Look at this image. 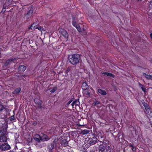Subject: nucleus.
Returning <instances> with one entry per match:
<instances>
[{
	"instance_id": "obj_21",
	"label": "nucleus",
	"mask_w": 152,
	"mask_h": 152,
	"mask_svg": "<svg viewBox=\"0 0 152 152\" xmlns=\"http://www.w3.org/2000/svg\"><path fill=\"white\" fill-rule=\"evenodd\" d=\"M15 58H10V59H8L6 62V65L8 64L11 61H13L14 60H15Z\"/></svg>"
},
{
	"instance_id": "obj_27",
	"label": "nucleus",
	"mask_w": 152,
	"mask_h": 152,
	"mask_svg": "<svg viewBox=\"0 0 152 152\" xmlns=\"http://www.w3.org/2000/svg\"><path fill=\"white\" fill-rule=\"evenodd\" d=\"M94 105H95L99 104V102L98 101H96L94 102Z\"/></svg>"
},
{
	"instance_id": "obj_32",
	"label": "nucleus",
	"mask_w": 152,
	"mask_h": 152,
	"mask_svg": "<svg viewBox=\"0 0 152 152\" xmlns=\"http://www.w3.org/2000/svg\"><path fill=\"white\" fill-rule=\"evenodd\" d=\"M139 84L141 88H142V87H143V85H142V84H141L140 83H139Z\"/></svg>"
},
{
	"instance_id": "obj_2",
	"label": "nucleus",
	"mask_w": 152,
	"mask_h": 152,
	"mask_svg": "<svg viewBox=\"0 0 152 152\" xmlns=\"http://www.w3.org/2000/svg\"><path fill=\"white\" fill-rule=\"evenodd\" d=\"M7 140V138L4 131L0 130V142H5Z\"/></svg>"
},
{
	"instance_id": "obj_14",
	"label": "nucleus",
	"mask_w": 152,
	"mask_h": 152,
	"mask_svg": "<svg viewBox=\"0 0 152 152\" xmlns=\"http://www.w3.org/2000/svg\"><path fill=\"white\" fill-rule=\"evenodd\" d=\"M102 74H104V75H106L107 76L111 77H114L115 76L114 75L110 73L104 72L102 73Z\"/></svg>"
},
{
	"instance_id": "obj_39",
	"label": "nucleus",
	"mask_w": 152,
	"mask_h": 152,
	"mask_svg": "<svg viewBox=\"0 0 152 152\" xmlns=\"http://www.w3.org/2000/svg\"><path fill=\"white\" fill-rule=\"evenodd\" d=\"M53 143L54 144H56V143L54 142H53Z\"/></svg>"
},
{
	"instance_id": "obj_30",
	"label": "nucleus",
	"mask_w": 152,
	"mask_h": 152,
	"mask_svg": "<svg viewBox=\"0 0 152 152\" xmlns=\"http://www.w3.org/2000/svg\"><path fill=\"white\" fill-rule=\"evenodd\" d=\"M72 100H71L70 101H69L67 103V105H69V104H70L72 102Z\"/></svg>"
},
{
	"instance_id": "obj_29",
	"label": "nucleus",
	"mask_w": 152,
	"mask_h": 152,
	"mask_svg": "<svg viewBox=\"0 0 152 152\" xmlns=\"http://www.w3.org/2000/svg\"><path fill=\"white\" fill-rule=\"evenodd\" d=\"M6 7H5L4 6L2 10V11H5V9H6Z\"/></svg>"
},
{
	"instance_id": "obj_16",
	"label": "nucleus",
	"mask_w": 152,
	"mask_h": 152,
	"mask_svg": "<svg viewBox=\"0 0 152 152\" xmlns=\"http://www.w3.org/2000/svg\"><path fill=\"white\" fill-rule=\"evenodd\" d=\"M21 91V88H18L15 89L12 92V94H16L19 93Z\"/></svg>"
},
{
	"instance_id": "obj_28",
	"label": "nucleus",
	"mask_w": 152,
	"mask_h": 152,
	"mask_svg": "<svg viewBox=\"0 0 152 152\" xmlns=\"http://www.w3.org/2000/svg\"><path fill=\"white\" fill-rule=\"evenodd\" d=\"M130 147H132V150L133 151H134V150H135V148H134V147H133V145H130Z\"/></svg>"
},
{
	"instance_id": "obj_11",
	"label": "nucleus",
	"mask_w": 152,
	"mask_h": 152,
	"mask_svg": "<svg viewBox=\"0 0 152 152\" xmlns=\"http://www.w3.org/2000/svg\"><path fill=\"white\" fill-rule=\"evenodd\" d=\"M26 67L23 65L20 66L18 68V69L21 72H23L26 70Z\"/></svg>"
},
{
	"instance_id": "obj_17",
	"label": "nucleus",
	"mask_w": 152,
	"mask_h": 152,
	"mask_svg": "<svg viewBox=\"0 0 152 152\" xmlns=\"http://www.w3.org/2000/svg\"><path fill=\"white\" fill-rule=\"evenodd\" d=\"M99 152H111L110 149L109 148L108 149L107 148L102 149L100 150Z\"/></svg>"
},
{
	"instance_id": "obj_37",
	"label": "nucleus",
	"mask_w": 152,
	"mask_h": 152,
	"mask_svg": "<svg viewBox=\"0 0 152 152\" xmlns=\"http://www.w3.org/2000/svg\"><path fill=\"white\" fill-rule=\"evenodd\" d=\"M37 100V99H34V101H35V102L36 101V100Z\"/></svg>"
},
{
	"instance_id": "obj_12",
	"label": "nucleus",
	"mask_w": 152,
	"mask_h": 152,
	"mask_svg": "<svg viewBox=\"0 0 152 152\" xmlns=\"http://www.w3.org/2000/svg\"><path fill=\"white\" fill-rule=\"evenodd\" d=\"M80 104L79 101L78 99L74 101L71 104L72 106L73 107L74 105L78 106Z\"/></svg>"
},
{
	"instance_id": "obj_23",
	"label": "nucleus",
	"mask_w": 152,
	"mask_h": 152,
	"mask_svg": "<svg viewBox=\"0 0 152 152\" xmlns=\"http://www.w3.org/2000/svg\"><path fill=\"white\" fill-rule=\"evenodd\" d=\"M4 106L0 103V111H2L4 109Z\"/></svg>"
},
{
	"instance_id": "obj_19",
	"label": "nucleus",
	"mask_w": 152,
	"mask_h": 152,
	"mask_svg": "<svg viewBox=\"0 0 152 152\" xmlns=\"http://www.w3.org/2000/svg\"><path fill=\"white\" fill-rule=\"evenodd\" d=\"M36 24L35 23H33L30 27H28V29H35L36 28V27H35Z\"/></svg>"
},
{
	"instance_id": "obj_36",
	"label": "nucleus",
	"mask_w": 152,
	"mask_h": 152,
	"mask_svg": "<svg viewBox=\"0 0 152 152\" xmlns=\"http://www.w3.org/2000/svg\"><path fill=\"white\" fill-rule=\"evenodd\" d=\"M53 145L52 144L51 145V147H52V148H53L54 147V146H53Z\"/></svg>"
},
{
	"instance_id": "obj_6",
	"label": "nucleus",
	"mask_w": 152,
	"mask_h": 152,
	"mask_svg": "<svg viewBox=\"0 0 152 152\" xmlns=\"http://www.w3.org/2000/svg\"><path fill=\"white\" fill-rule=\"evenodd\" d=\"M34 139L38 142H40L41 141L40 135L38 134H36L34 135Z\"/></svg>"
},
{
	"instance_id": "obj_25",
	"label": "nucleus",
	"mask_w": 152,
	"mask_h": 152,
	"mask_svg": "<svg viewBox=\"0 0 152 152\" xmlns=\"http://www.w3.org/2000/svg\"><path fill=\"white\" fill-rule=\"evenodd\" d=\"M36 28H37L41 31H42L43 30L42 28L40 26L37 27H36Z\"/></svg>"
},
{
	"instance_id": "obj_4",
	"label": "nucleus",
	"mask_w": 152,
	"mask_h": 152,
	"mask_svg": "<svg viewBox=\"0 0 152 152\" xmlns=\"http://www.w3.org/2000/svg\"><path fill=\"white\" fill-rule=\"evenodd\" d=\"M41 141H47L50 139V138L48 137L46 135L42 134L40 135Z\"/></svg>"
},
{
	"instance_id": "obj_26",
	"label": "nucleus",
	"mask_w": 152,
	"mask_h": 152,
	"mask_svg": "<svg viewBox=\"0 0 152 152\" xmlns=\"http://www.w3.org/2000/svg\"><path fill=\"white\" fill-rule=\"evenodd\" d=\"M15 118L14 117V116H12L10 117V120L11 121H12L14 120H15Z\"/></svg>"
},
{
	"instance_id": "obj_33",
	"label": "nucleus",
	"mask_w": 152,
	"mask_h": 152,
	"mask_svg": "<svg viewBox=\"0 0 152 152\" xmlns=\"http://www.w3.org/2000/svg\"><path fill=\"white\" fill-rule=\"evenodd\" d=\"M70 70V69L69 68H68L67 69V70L66 71V73H68V72H69V71Z\"/></svg>"
},
{
	"instance_id": "obj_34",
	"label": "nucleus",
	"mask_w": 152,
	"mask_h": 152,
	"mask_svg": "<svg viewBox=\"0 0 152 152\" xmlns=\"http://www.w3.org/2000/svg\"><path fill=\"white\" fill-rule=\"evenodd\" d=\"M90 89H91V90L92 91V92L94 93H95V92H94V91L92 89V88H90Z\"/></svg>"
},
{
	"instance_id": "obj_5",
	"label": "nucleus",
	"mask_w": 152,
	"mask_h": 152,
	"mask_svg": "<svg viewBox=\"0 0 152 152\" xmlns=\"http://www.w3.org/2000/svg\"><path fill=\"white\" fill-rule=\"evenodd\" d=\"M72 24L75 27H76L78 30V31L79 32H80L81 31V29L80 28V27L79 25H78L77 23L73 19V20L72 21Z\"/></svg>"
},
{
	"instance_id": "obj_10",
	"label": "nucleus",
	"mask_w": 152,
	"mask_h": 152,
	"mask_svg": "<svg viewBox=\"0 0 152 152\" xmlns=\"http://www.w3.org/2000/svg\"><path fill=\"white\" fill-rule=\"evenodd\" d=\"M61 31V33L62 35L66 38H67L68 36V34L66 31L62 29V30L60 31Z\"/></svg>"
},
{
	"instance_id": "obj_13",
	"label": "nucleus",
	"mask_w": 152,
	"mask_h": 152,
	"mask_svg": "<svg viewBox=\"0 0 152 152\" xmlns=\"http://www.w3.org/2000/svg\"><path fill=\"white\" fill-rule=\"evenodd\" d=\"M143 75L147 79L152 80V75H148L144 73H143Z\"/></svg>"
},
{
	"instance_id": "obj_3",
	"label": "nucleus",
	"mask_w": 152,
	"mask_h": 152,
	"mask_svg": "<svg viewBox=\"0 0 152 152\" xmlns=\"http://www.w3.org/2000/svg\"><path fill=\"white\" fill-rule=\"evenodd\" d=\"M10 148V146L7 143H4L0 146V149L2 151L9 150Z\"/></svg>"
},
{
	"instance_id": "obj_35",
	"label": "nucleus",
	"mask_w": 152,
	"mask_h": 152,
	"mask_svg": "<svg viewBox=\"0 0 152 152\" xmlns=\"http://www.w3.org/2000/svg\"><path fill=\"white\" fill-rule=\"evenodd\" d=\"M150 4L152 6V0L150 1Z\"/></svg>"
},
{
	"instance_id": "obj_24",
	"label": "nucleus",
	"mask_w": 152,
	"mask_h": 152,
	"mask_svg": "<svg viewBox=\"0 0 152 152\" xmlns=\"http://www.w3.org/2000/svg\"><path fill=\"white\" fill-rule=\"evenodd\" d=\"M141 88L142 89V91L145 93L146 90V89L144 86H143V87Z\"/></svg>"
},
{
	"instance_id": "obj_20",
	"label": "nucleus",
	"mask_w": 152,
	"mask_h": 152,
	"mask_svg": "<svg viewBox=\"0 0 152 152\" xmlns=\"http://www.w3.org/2000/svg\"><path fill=\"white\" fill-rule=\"evenodd\" d=\"M84 90V91L83 92L85 94L88 96L90 95L91 92L89 91L88 90V89L86 90Z\"/></svg>"
},
{
	"instance_id": "obj_1",
	"label": "nucleus",
	"mask_w": 152,
	"mask_h": 152,
	"mask_svg": "<svg viewBox=\"0 0 152 152\" xmlns=\"http://www.w3.org/2000/svg\"><path fill=\"white\" fill-rule=\"evenodd\" d=\"M69 61L73 65L78 64L80 60V56L78 54L71 55L69 56Z\"/></svg>"
},
{
	"instance_id": "obj_38",
	"label": "nucleus",
	"mask_w": 152,
	"mask_h": 152,
	"mask_svg": "<svg viewBox=\"0 0 152 152\" xmlns=\"http://www.w3.org/2000/svg\"><path fill=\"white\" fill-rule=\"evenodd\" d=\"M67 151H69V150H66V152H67Z\"/></svg>"
},
{
	"instance_id": "obj_31",
	"label": "nucleus",
	"mask_w": 152,
	"mask_h": 152,
	"mask_svg": "<svg viewBox=\"0 0 152 152\" xmlns=\"http://www.w3.org/2000/svg\"><path fill=\"white\" fill-rule=\"evenodd\" d=\"M149 115L150 117H152V113L151 111L150 112V114H149Z\"/></svg>"
},
{
	"instance_id": "obj_15",
	"label": "nucleus",
	"mask_w": 152,
	"mask_h": 152,
	"mask_svg": "<svg viewBox=\"0 0 152 152\" xmlns=\"http://www.w3.org/2000/svg\"><path fill=\"white\" fill-rule=\"evenodd\" d=\"M98 92L102 95H105L106 94V93L104 90L101 89H98Z\"/></svg>"
},
{
	"instance_id": "obj_9",
	"label": "nucleus",
	"mask_w": 152,
	"mask_h": 152,
	"mask_svg": "<svg viewBox=\"0 0 152 152\" xmlns=\"http://www.w3.org/2000/svg\"><path fill=\"white\" fill-rule=\"evenodd\" d=\"M82 88L83 90H86L89 88V87L87 83L85 82L83 83L82 86Z\"/></svg>"
},
{
	"instance_id": "obj_8",
	"label": "nucleus",
	"mask_w": 152,
	"mask_h": 152,
	"mask_svg": "<svg viewBox=\"0 0 152 152\" xmlns=\"http://www.w3.org/2000/svg\"><path fill=\"white\" fill-rule=\"evenodd\" d=\"M33 13V10H30L27 12V15L26 16V19H28L29 18H30L32 15V13Z\"/></svg>"
},
{
	"instance_id": "obj_22",
	"label": "nucleus",
	"mask_w": 152,
	"mask_h": 152,
	"mask_svg": "<svg viewBox=\"0 0 152 152\" xmlns=\"http://www.w3.org/2000/svg\"><path fill=\"white\" fill-rule=\"evenodd\" d=\"M56 90V87H53V89L50 90V92L53 93L55 92V91Z\"/></svg>"
},
{
	"instance_id": "obj_7",
	"label": "nucleus",
	"mask_w": 152,
	"mask_h": 152,
	"mask_svg": "<svg viewBox=\"0 0 152 152\" xmlns=\"http://www.w3.org/2000/svg\"><path fill=\"white\" fill-rule=\"evenodd\" d=\"M63 140L61 142V145L63 146H66L68 145V142L65 139H63L62 138Z\"/></svg>"
},
{
	"instance_id": "obj_18",
	"label": "nucleus",
	"mask_w": 152,
	"mask_h": 152,
	"mask_svg": "<svg viewBox=\"0 0 152 152\" xmlns=\"http://www.w3.org/2000/svg\"><path fill=\"white\" fill-rule=\"evenodd\" d=\"M142 104L143 106L144 107L145 109L146 110V111H149L148 110V105L147 103H145V102H142Z\"/></svg>"
}]
</instances>
